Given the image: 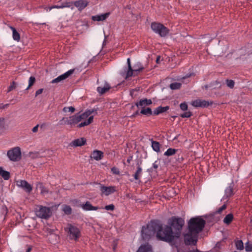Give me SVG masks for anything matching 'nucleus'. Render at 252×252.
Listing matches in <instances>:
<instances>
[{"mask_svg": "<svg viewBox=\"0 0 252 252\" xmlns=\"http://www.w3.org/2000/svg\"><path fill=\"white\" fill-rule=\"evenodd\" d=\"M31 250H32V248L31 247H29L27 250V251L26 252H30L31 251Z\"/></svg>", "mask_w": 252, "mask_h": 252, "instance_id": "59", "label": "nucleus"}, {"mask_svg": "<svg viewBox=\"0 0 252 252\" xmlns=\"http://www.w3.org/2000/svg\"><path fill=\"white\" fill-rule=\"evenodd\" d=\"M158 167V163H157V161H155L154 163H153V167L155 168V169H157Z\"/></svg>", "mask_w": 252, "mask_h": 252, "instance_id": "55", "label": "nucleus"}, {"mask_svg": "<svg viewBox=\"0 0 252 252\" xmlns=\"http://www.w3.org/2000/svg\"><path fill=\"white\" fill-rule=\"evenodd\" d=\"M0 175L5 180H8L10 177V173L4 170L1 167H0Z\"/></svg>", "mask_w": 252, "mask_h": 252, "instance_id": "25", "label": "nucleus"}, {"mask_svg": "<svg viewBox=\"0 0 252 252\" xmlns=\"http://www.w3.org/2000/svg\"><path fill=\"white\" fill-rule=\"evenodd\" d=\"M38 126H39V125H37L36 126H35L34 127H33L32 129V131L33 132H36L38 130Z\"/></svg>", "mask_w": 252, "mask_h": 252, "instance_id": "52", "label": "nucleus"}, {"mask_svg": "<svg viewBox=\"0 0 252 252\" xmlns=\"http://www.w3.org/2000/svg\"><path fill=\"white\" fill-rule=\"evenodd\" d=\"M93 119H94V116H90L87 121L79 124L77 126V127H83V126H88L93 122Z\"/></svg>", "mask_w": 252, "mask_h": 252, "instance_id": "27", "label": "nucleus"}, {"mask_svg": "<svg viewBox=\"0 0 252 252\" xmlns=\"http://www.w3.org/2000/svg\"><path fill=\"white\" fill-rule=\"evenodd\" d=\"M103 157V153L98 150H94L91 156V158H94L96 160H100Z\"/></svg>", "mask_w": 252, "mask_h": 252, "instance_id": "21", "label": "nucleus"}, {"mask_svg": "<svg viewBox=\"0 0 252 252\" xmlns=\"http://www.w3.org/2000/svg\"><path fill=\"white\" fill-rule=\"evenodd\" d=\"M16 87V83L14 81H13L12 82V83L11 84V85L8 87L7 92H9L11 91L12 90L15 89Z\"/></svg>", "mask_w": 252, "mask_h": 252, "instance_id": "45", "label": "nucleus"}, {"mask_svg": "<svg viewBox=\"0 0 252 252\" xmlns=\"http://www.w3.org/2000/svg\"><path fill=\"white\" fill-rule=\"evenodd\" d=\"M81 207L86 211L97 210L99 209L97 206H93L89 201H87L85 204L81 205Z\"/></svg>", "mask_w": 252, "mask_h": 252, "instance_id": "18", "label": "nucleus"}, {"mask_svg": "<svg viewBox=\"0 0 252 252\" xmlns=\"http://www.w3.org/2000/svg\"><path fill=\"white\" fill-rule=\"evenodd\" d=\"M74 72V69H70L65 72V73L58 76L57 78L53 79L51 83L53 84L54 83H58L63 80H65L67 78H68L69 76H70L71 75H72Z\"/></svg>", "mask_w": 252, "mask_h": 252, "instance_id": "12", "label": "nucleus"}, {"mask_svg": "<svg viewBox=\"0 0 252 252\" xmlns=\"http://www.w3.org/2000/svg\"><path fill=\"white\" fill-rule=\"evenodd\" d=\"M210 87H212L214 89H219L221 88V84L220 82L217 80L211 83L210 84Z\"/></svg>", "mask_w": 252, "mask_h": 252, "instance_id": "32", "label": "nucleus"}, {"mask_svg": "<svg viewBox=\"0 0 252 252\" xmlns=\"http://www.w3.org/2000/svg\"><path fill=\"white\" fill-rule=\"evenodd\" d=\"M17 185L24 189L27 192H31L32 189V186L25 180L17 181Z\"/></svg>", "mask_w": 252, "mask_h": 252, "instance_id": "13", "label": "nucleus"}, {"mask_svg": "<svg viewBox=\"0 0 252 252\" xmlns=\"http://www.w3.org/2000/svg\"><path fill=\"white\" fill-rule=\"evenodd\" d=\"M105 209L106 210L113 211L115 209V206L113 204H110V205L105 206Z\"/></svg>", "mask_w": 252, "mask_h": 252, "instance_id": "48", "label": "nucleus"}, {"mask_svg": "<svg viewBox=\"0 0 252 252\" xmlns=\"http://www.w3.org/2000/svg\"><path fill=\"white\" fill-rule=\"evenodd\" d=\"M82 119V118L80 115H74L68 118L63 117L62 121L64 122V124L70 126V127H72L73 126L78 124Z\"/></svg>", "mask_w": 252, "mask_h": 252, "instance_id": "9", "label": "nucleus"}, {"mask_svg": "<svg viewBox=\"0 0 252 252\" xmlns=\"http://www.w3.org/2000/svg\"><path fill=\"white\" fill-rule=\"evenodd\" d=\"M169 107L166 106L165 107L159 106L157 107L153 112L154 115H158L160 113H163L169 110Z\"/></svg>", "mask_w": 252, "mask_h": 252, "instance_id": "22", "label": "nucleus"}, {"mask_svg": "<svg viewBox=\"0 0 252 252\" xmlns=\"http://www.w3.org/2000/svg\"><path fill=\"white\" fill-rule=\"evenodd\" d=\"M184 223V220L181 218L174 217L169 220L168 224L170 225V226L176 230L174 235L175 237H179L181 231L182 229Z\"/></svg>", "mask_w": 252, "mask_h": 252, "instance_id": "4", "label": "nucleus"}, {"mask_svg": "<svg viewBox=\"0 0 252 252\" xmlns=\"http://www.w3.org/2000/svg\"><path fill=\"white\" fill-rule=\"evenodd\" d=\"M63 211L67 215H70L72 212L71 208L69 206L66 205L63 206Z\"/></svg>", "mask_w": 252, "mask_h": 252, "instance_id": "37", "label": "nucleus"}, {"mask_svg": "<svg viewBox=\"0 0 252 252\" xmlns=\"http://www.w3.org/2000/svg\"><path fill=\"white\" fill-rule=\"evenodd\" d=\"M116 247V245L114 246V247H113V250H115Z\"/></svg>", "mask_w": 252, "mask_h": 252, "instance_id": "64", "label": "nucleus"}, {"mask_svg": "<svg viewBox=\"0 0 252 252\" xmlns=\"http://www.w3.org/2000/svg\"><path fill=\"white\" fill-rule=\"evenodd\" d=\"M209 87V86L208 85H206L204 86V88H205V89H207L208 88V87Z\"/></svg>", "mask_w": 252, "mask_h": 252, "instance_id": "60", "label": "nucleus"}, {"mask_svg": "<svg viewBox=\"0 0 252 252\" xmlns=\"http://www.w3.org/2000/svg\"><path fill=\"white\" fill-rule=\"evenodd\" d=\"M151 28L154 32L161 37L165 36L169 32V30L166 27L159 23L153 22L151 24Z\"/></svg>", "mask_w": 252, "mask_h": 252, "instance_id": "6", "label": "nucleus"}, {"mask_svg": "<svg viewBox=\"0 0 252 252\" xmlns=\"http://www.w3.org/2000/svg\"><path fill=\"white\" fill-rule=\"evenodd\" d=\"M4 125V119L0 118V127H3Z\"/></svg>", "mask_w": 252, "mask_h": 252, "instance_id": "50", "label": "nucleus"}, {"mask_svg": "<svg viewBox=\"0 0 252 252\" xmlns=\"http://www.w3.org/2000/svg\"><path fill=\"white\" fill-rule=\"evenodd\" d=\"M35 78L33 76H31L30 77L29 81V86L26 89V90H29L35 82Z\"/></svg>", "mask_w": 252, "mask_h": 252, "instance_id": "36", "label": "nucleus"}, {"mask_svg": "<svg viewBox=\"0 0 252 252\" xmlns=\"http://www.w3.org/2000/svg\"><path fill=\"white\" fill-rule=\"evenodd\" d=\"M99 185L100 190L101 191L102 194L108 196L116 191V187L114 186L106 187L100 184H99Z\"/></svg>", "mask_w": 252, "mask_h": 252, "instance_id": "11", "label": "nucleus"}, {"mask_svg": "<svg viewBox=\"0 0 252 252\" xmlns=\"http://www.w3.org/2000/svg\"><path fill=\"white\" fill-rule=\"evenodd\" d=\"M152 147L153 150L156 152H159L160 151V145L159 142L152 141Z\"/></svg>", "mask_w": 252, "mask_h": 252, "instance_id": "31", "label": "nucleus"}, {"mask_svg": "<svg viewBox=\"0 0 252 252\" xmlns=\"http://www.w3.org/2000/svg\"><path fill=\"white\" fill-rule=\"evenodd\" d=\"M192 106L195 107H205L209 105V103L205 100L196 99L191 102Z\"/></svg>", "mask_w": 252, "mask_h": 252, "instance_id": "14", "label": "nucleus"}, {"mask_svg": "<svg viewBox=\"0 0 252 252\" xmlns=\"http://www.w3.org/2000/svg\"><path fill=\"white\" fill-rule=\"evenodd\" d=\"M136 252H153L152 246L148 243L142 245L138 248Z\"/></svg>", "mask_w": 252, "mask_h": 252, "instance_id": "19", "label": "nucleus"}, {"mask_svg": "<svg viewBox=\"0 0 252 252\" xmlns=\"http://www.w3.org/2000/svg\"><path fill=\"white\" fill-rule=\"evenodd\" d=\"M86 139L84 138H80L73 140L70 144V146L72 147L82 146L86 144Z\"/></svg>", "mask_w": 252, "mask_h": 252, "instance_id": "16", "label": "nucleus"}, {"mask_svg": "<svg viewBox=\"0 0 252 252\" xmlns=\"http://www.w3.org/2000/svg\"><path fill=\"white\" fill-rule=\"evenodd\" d=\"M140 113L146 116H150L153 114L152 109L150 108H147L141 109Z\"/></svg>", "mask_w": 252, "mask_h": 252, "instance_id": "30", "label": "nucleus"}, {"mask_svg": "<svg viewBox=\"0 0 252 252\" xmlns=\"http://www.w3.org/2000/svg\"><path fill=\"white\" fill-rule=\"evenodd\" d=\"M192 115L191 112L190 111L186 112L184 113L183 114H182L180 116L182 118H189Z\"/></svg>", "mask_w": 252, "mask_h": 252, "instance_id": "43", "label": "nucleus"}, {"mask_svg": "<svg viewBox=\"0 0 252 252\" xmlns=\"http://www.w3.org/2000/svg\"><path fill=\"white\" fill-rule=\"evenodd\" d=\"M206 224V221L200 217L191 218L188 222V231L184 235V242L187 245H195L198 241V234Z\"/></svg>", "mask_w": 252, "mask_h": 252, "instance_id": "1", "label": "nucleus"}, {"mask_svg": "<svg viewBox=\"0 0 252 252\" xmlns=\"http://www.w3.org/2000/svg\"><path fill=\"white\" fill-rule=\"evenodd\" d=\"M152 103L151 99L145 98L141 99L138 102L135 103L136 106L139 108L144 109L146 106L149 105Z\"/></svg>", "mask_w": 252, "mask_h": 252, "instance_id": "15", "label": "nucleus"}, {"mask_svg": "<svg viewBox=\"0 0 252 252\" xmlns=\"http://www.w3.org/2000/svg\"><path fill=\"white\" fill-rule=\"evenodd\" d=\"M138 114V111H136V113H135V114H134L133 115H132V116H135V115H137Z\"/></svg>", "mask_w": 252, "mask_h": 252, "instance_id": "62", "label": "nucleus"}, {"mask_svg": "<svg viewBox=\"0 0 252 252\" xmlns=\"http://www.w3.org/2000/svg\"><path fill=\"white\" fill-rule=\"evenodd\" d=\"M233 186L234 185L231 184L225 190V196L226 198L229 197L233 195Z\"/></svg>", "mask_w": 252, "mask_h": 252, "instance_id": "23", "label": "nucleus"}, {"mask_svg": "<svg viewBox=\"0 0 252 252\" xmlns=\"http://www.w3.org/2000/svg\"><path fill=\"white\" fill-rule=\"evenodd\" d=\"M233 215L232 214L227 215L223 219V222L227 225L229 224L233 220Z\"/></svg>", "mask_w": 252, "mask_h": 252, "instance_id": "28", "label": "nucleus"}, {"mask_svg": "<svg viewBox=\"0 0 252 252\" xmlns=\"http://www.w3.org/2000/svg\"><path fill=\"white\" fill-rule=\"evenodd\" d=\"M88 2L85 0H78L74 2V5L78 8V10L81 11L88 5Z\"/></svg>", "mask_w": 252, "mask_h": 252, "instance_id": "17", "label": "nucleus"}, {"mask_svg": "<svg viewBox=\"0 0 252 252\" xmlns=\"http://www.w3.org/2000/svg\"><path fill=\"white\" fill-rule=\"evenodd\" d=\"M110 15V13H106L101 15L93 16L92 19L94 21H102L105 20Z\"/></svg>", "mask_w": 252, "mask_h": 252, "instance_id": "20", "label": "nucleus"}, {"mask_svg": "<svg viewBox=\"0 0 252 252\" xmlns=\"http://www.w3.org/2000/svg\"><path fill=\"white\" fill-rule=\"evenodd\" d=\"M111 170L113 174L120 175V174L119 169L116 167H113L111 169Z\"/></svg>", "mask_w": 252, "mask_h": 252, "instance_id": "44", "label": "nucleus"}, {"mask_svg": "<svg viewBox=\"0 0 252 252\" xmlns=\"http://www.w3.org/2000/svg\"><path fill=\"white\" fill-rule=\"evenodd\" d=\"M63 6V7H71V9H73V5H74V2H67L64 3L63 4H62Z\"/></svg>", "mask_w": 252, "mask_h": 252, "instance_id": "47", "label": "nucleus"}, {"mask_svg": "<svg viewBox=\"0 0 252 252\" xmlns=\"http://www.w3.org/2000/svg\"><path fill=\"white\" fill-rule=\"evenodd\" d=\"M91 111H92V113H93L94 112H96V110H94V109H92V110H91Z\"/></svg>", "mask_w": 252, "mask_h": 252, "instance_id": "61", "label": "nucleus"}, {"mask_svg": "<svg viewBox=\"0 0 252 252\" xmlns=\"http://www.w3.org/2000/svg\"><path fill=\"white\" fill-rule=\"evenodd\" d=\"M110 89V86L106 83L103 87H98L97 88V90L98 92L102 94L105 93L107 91H108Z\"/></svg>", "mask_w": 252, "mask_h": 252, "instance_id": "24", "label": "nucleus"}, {"mask_svg": "<svg viewBox=\"0 0 252 252\" xmlns=\"http://www.w3.org/2000/svg\"><path fill=\"white\" fill-rule=\"evenodd\" d=\"M180 108L183 111H186L188 109V105L186 102L182 103L180 105Z\"/></svg>", "mask_w": 252, "mask_h": 252, "instance_id": "46", "label": "nucleus"}, {"mask_svg": "<svg viewBox=\"0 0 252 252\" xmlns=\"http://www.w3.org/2000/svg\"><path fill=\"white\" fill-rule=\"evenodd\" d=\"M138 65V67H136V65L134 66V69H138V68H140L141 67H143L140 64H139V66L138 65Z\"/></svg>", "mask_w": 252, "mask_h": 252, "instance_id": "58", "label": "nucleus"}, {"mask_svg": "<svg viewBox=\"0 0 252 252\" xmlns=\"http://www.w3.org/2000/svg\"><path fill=\"white\" fill-rule=\"evenodd\" d=\"M7 156L12 161H18L21 159V149L18 147H14L7 151Z\"/></svg>", "mask_w": 252, "mask_h": 252, "instance_id": "8", "label": "nucleus"}, {"mask_svg": "<svg viewBox=\"0 0 252 252\" xmlns=\"http://www.w3.org/2000/svg\"><path fill=\"white\" fill-rule=\"evenodd\" d=\"M177 150L172 148H169L164 153V155L166 156H171L174 155Z\"/></svg>", "mask_w": 252, "mask_h": 252, "instance_id": "33", "label": "nucleus"}, {"mask_svg": "<svg viewBox=\"0 0 252 252\" xmlns=\"http://www.w3.org/2000/svg\"><path fill=\"white\" fill-rule=\"evenodd\" d=\"M158 229H157L156 236L158 240L166 242H171L175 236L171 226L165 225L164 227L161 224L158 223Z\"/></svg>", "mask_w": 252, "mask_h": 252, "instance_id": "2", "label": "nucleus"}, {"mask_svg": "<svg viewBox=\"0 0 252 252\" xmlns=\"http://www.w3.org/2000/svg\"><path fill=\"white\" fill-rule=\"evenodd\" d=\"M142 168L140 166H138L135 173L133 175L134 179L136 180H139L140 179V176L142 174Z\"/></svg>", "mask_w": 252, "mask_h": 252, "instance_id": "29", "label": "nucleus"}, {"mask_svg": "<svg viewBox=\"0 0 252 252\" xmlns=\"http://www.w3.org/2000/svg\"><path fill=\"white\" fill-rule=\"evenodd\" d=\"M127 65H128V70L127 71L126 75V79L127 78L132 76L137 75L140 71H141L142 70H143L144 69L143 67H141L140 68H139L138 69H133L131 66L129 58H128L127 59Z\"/></svg>", "mask_w": 252, "mask_h": 252, "instance_id": "10", "label": "nucleus"}, {"mask_svg": "<svg viewBox=\"0 0 252 252\" xmlns=\"http://www.w3.org/2000/svg\"><path fill=\"white\" fill-rule=\"evenodd\" d=\"M235 245L238 250H242L244 249V245L242 240H238L235 242Z\"/></svg>", "mask_w": 252, "mask_h": 252, "instance_id": "35", "label": "nucleus"}, {"mask_svg": "<svg viewBox=\"0 0 252 252\" xmlns=\"http://www.w3.org/2000/svg\"><path fill=\"white\" fill-rule=\"evenodd\" d=\"M226 83L227 87L229 88L232 89L234 88L235 82L232 80H226Z\"/></svg>", "mask_w": 252, "mask_h": 252, "instance_id": "38", "label": "nucleus"}, {"mask_svg": "<svg viewBox=\"0 0 252 252\" xmlns=\"http://www.w3.org/2000/svg\"><path fill=\"white\" fill-rule=\"evenodd\" d=\"M74 111H75V108L72 106L64 107L63 109V111L64 112H71V113H73L74 112Z\"/></svg>", "mask_w": 252, "mask_h": 252, "instance_id": "41", "label": "nucleus"}, {"mask_svg": "<svg viewBox=\"0 0 252 252\" xmlns=\"http://www.w3.org/2000/svg\"><path fill=\"white\" fill-rule=\"evenodd\" d=\"M43 91V89H40L36 91L35 92V97H36L37 95H39L40 94H42Z\"/></svg>", "mask_w": 252, "mask_h": 252, "instance_id": "51", "label": "nucleus"}, {"mask_svg": "<svg viewBox=\"0 0 252 252\" xmlns=\"http://www.w3.org/2000/svg\"><path fill=\"white\" fill-rule=\"evenodd\" d=\"M182 86V84L180 83L175 82L171 83L170 85V88L172 90L179 89Z\"/></svg>", "mask_w": 252, "mask_h": 252, "instance_id": "34", "label": "nucleus"}, {"mask_svg": "<svg viewBox=\"0 0 252 252\" xmlns=\"http://www.w3.org/2000/svg\"><path fill=\"white\" fill-rule=\"evenodd\" d=\"M92 114V111H91V110H87L85 112L80 115L81 117L82 118V119H85L89 117L91 114Z\"/></svg>", "mask_w": 252, "mask_h": 252, "instance_id": "39", "label": "nucleus"}, {"mask_svg": "<svg viewBox=\"0 0 252 252\" xmlns=\"http://www.w3.org/2000/svg\"><path fill=\"white\" fill-rule=\"evenodd\" d=\"M52 8H63V5H62L61 6H54L52 7H51L50 9H52Z\"/></svg>", "mask_w": 252, "mask_h": 252, "instance_id": "56", "label": "nucleus"}, {"mask_svg": "<svg viewBox=\"0 0 252 252\" xmlns=\"http://www.w3.org/2000/svg\"><path fill=\"white\" fill-rule=\"evenodd\" d=\"M226 208V205L225 204L223 205L221 207H220L216 212L218 214H220L222 211L225 210Z\"/></svg>", "mask_w": 252, "mask_h": 252, "instance_id": "49", "label": "nucleus"}, {"mask_svg": "<svg viewBox=\"0 0 252 252\" xmlns=\"http://www.w3.org/2000/svg\"><path fill=\"white\" fill-rule=\"evenodd\" d=\"M159 57H158L157 59V62L158 63V61H159Z\"/></svg>", "mask_w": 252, "mask_h": 252, "instance_id": "63", "label": "nucleus"}, {"mask_svg": "<svg viewBox=\"0 0 252 252\" xmlns=\"http://www.w3.org/2000/svg\"><path fill=\"white\" fill-rule=\"evenodd\" d=\"M245 250L247 252H252V244L247 242L245 245Z\"/></svg>", "mask_w": 252, "mask_h": 252, "instance_id": "42", "label": "nucleus"}, {"mask_svg": "<svg viewBox=\"0 0 252 252\" xmlns=\"http://www.w3.org/2000/svg\"><path fill=\"white\" fill-rule=\"evenodd\" d=\"M132 157H129L127 159V162L128 163H130V161L132 160Z\"/></svg>", "mask_w": 252, "mask_h": 252, "instance_id": "57", "label": "nucleus"}, {"mask_svg": "<svg viewBox=\"0 0 252 252\" xmlns=\"http://www.w3.org/2000/svg\"><path fill=\"white\" fill-rule=\"evenodd\" d=\"M35 213L38 217L44 219H48L52 215V212L50 208L41 205L37 207Z\"/></svg>", "mask_w": 252, "mask_h": 252, "instance_id": "7", "label": "nucleus"}, {"mask_svg": "<svg viewBox=\"0 0 252 252\" xmlns=\"http://www.w3.org/2000/svg\"><path fill=\"white\" fill-rule=\"evenodd\" d=\"M158 227V222L156 221H151L146 226H143L141 230L143 240L145 241H149L156 233Z\"/></svg>", "mask_w": 252, "mask_h": 252, "instance_id": "3", "label": "nucleus"}, {"mask_svg": "<svg viewBox=\"0 0 252 252\" xmlns=\"http://www.w3.org/2000/svg\"><path fill=\"white\" fill-rule=\"evenodd\" d=\"M9 105L8 104L3 105V104H0V109H4Z\"/></svg>", "mask_w": 252, "mask_h": 252, "instance_id": "53", "label": "nucleus"}, {"mask_svg": "<svg viewBox=\"0 0 252 252\" xmlns=\"http://www.w3.org/2000/svg\"><path fill=\"white\" fill-rule=\"evenodd\" d=\"M10 28L12 31V36L14 40L19 41L20 39V34L17 32L16 30L13 27L10 26Z\"/></svg>", "mask_w": 252, "mask_h": 252, "instance_id": "26", "label": "nucleus"}, {"mask_svg": "<svg viewBox=\"0 0 252 252\" xmlns=\"http://www.w3.org/2000/svg\"><path fill=\"white\" fill-rule=\"evenodd\" d=\"M40 189H41V193L42 194H46L48 193V190L45 188L44 186L42 185V184H39Z\"/></svg>", "mask_w": 252, "mask_h": 252, "instance_id": "40", "label": "nucleus"}, {"mask_svg": "<svg viewBox=\"0 0 252 252\" xmlns=\"http://www.w3.org/2000/svg\"><path fill=\"white\" fill-rule=\"evenodd\" d=\"M65 230L67 232L69 238L71 240L77 241L81 236V232L79 228L71 224H67Z\"/></svg>", "mask_w": 252, "mask_h": 252, "instance_id": "5", "label": "nucleus"}, {"mask_svg": "<svg viewBox=\"0 0 252 252\" xmlns=\"http://www.w3.org/2000/svg\"><path fill=\"white\" fill-rule=\"evenodd\" d=\"M30 155H32V158H34L38 157V156L39 154L38 153H31Z\"/></svg>", "mask_w": 252, "mask_h": 252, "instance_id": "54", "label": "nucleus"}]
</instances>
